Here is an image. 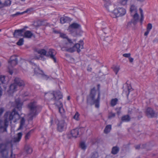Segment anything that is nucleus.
Instances as JSON below:
<instances>
[{"label": "nucleus", "mask_w": 158, "mask_h": 158, "mask_svg": "<svg viewBox=\"0 0 158 158\" xmlns=\"http://www.w3.org/2000/svg\"><path fill=\"white\" fill-rule=\"evenodd\" d=\"M60 36L64 39L63 43V47L61 49L63 51H66L71 53L74 52V49L76 47H80V46L78 44H74L73 42H75L76 40H73L69 39L68 36L64 33H61Z\"/></svg>", "instance_id": "f257e3e1"}, {"label": "nucleus", "mask_w": 158, "mask_h": 158, "mask_svg": "<svg viewBox=\"0 0 158 158\" xmlns=\"http://www.w3.org/2000/svg\"><path fill=\"white\" fill-rule=\"evenodd\" d=\"M100 97V91L99 90L97 93L95 87L92 89L87 96V102L88 103L91 105H95V107L98 108L99 106Z\"/></svg>", "instance_id": "f03ea898"}, {"label": "nucleus", "mask_w": 158, "mask_h": 158, "mask_svg": "<svg viewBox=\"0 0 158 158\" xmlns=\"http://www.w3.org/2000/svg\"><path fill=\"white\" fill-rule=\"evenodd\" d=\"M47 95L51 97V100L54 101V104L56 105L58 108L59 111L60 113H63L64 110L63 108V105L61 102L58 101L62 98L63 96L61 93L60 91L55 92H53L52 93H47Z\"/></svg>", "instance_id": "7ed1b4c3"}, {"label": "nucleus", "mask_w": 158, "mask_h": 158, "mask_svg": "<svg viewBox=\"0 0 158 158\" xmlns=\"http://www.w3.org/2000/svg\"><path fill=\"white\" fill-rule=\"evenodd\" d=\"M28 108L29 110V115L31 116L32 119L41 110V107L37 105V102L35 101H31L27 105Z\"/></svg>", "instance_id": "20e7f679"}, {"label": "nucleus", "mask_w": 158, "mask_h": 158, "mask_svg": "<svg viewBox=\"0 0 158 158\" xmlns=\"http://www.w3.org/2000/svg\"><path fill=\"white\" fill-rule=\"evenodd\" d=\"M126 13L125 10L122 7L118 8L114 10L110 14V16L113 18H116L124 15Z\"/></svg>", "instance_id": "39448f33"}, {"label": "nucleus", "mask_w": 158, "mask_h": 158, "mask_svg": "<svg viewBox=\"0 0 158 158\" xmlns=\"http://www.w3.org/2000/svg\"><path fill=\"white\" fill-rule=\"evenodd\" d=\"M81 128H76L72 130L71 131L67 134V138L70 139L73 137L77 138L79 134V133L81 131Z\"/></svg>", "instance_id": "423d86ee"}, {"label": "nucleus", "mask_w": 158, "mask_h": 158, "mask_svg": "<svg viewBox=\"0 0 158 158\" xmlns=\"http://www.w3.org/2000/svg\"><path fill=\"white\" fill-rule=\"evenodd\" d=\"M67 125L64 120L60 121L57 124V131L60 132L65 131L67 128Z\"/></svg>", "instance_id": "0eeeda50"}, {"label": "nucleus", "mask_w": 158, "mask_h": 158, "mask_svg": "<svg viewBox=\"0 0 158 158\" xmlns=\"http://www.w3.org/2000/svg\"><path fill=\"white\" fill-rule=\"evenodd\" d=\"M7 144L6 143H0V153L3 157H6L8 152L6 150Z\"/></svg>", "instance_id": "6e6552de"}, {"label": "nucleus", "mask_w": 158, "mask_h": 158, "mask_svg": "<svg viewBox=\"0 0 158 158\" xmlns=\"http://www.w3.org/2000/svg\"><path fill=\"white\" fill-rule=\"evenodd\" d=\"M56 53V52L54 49H50L48 52H47V57H49L52 59L54 62L56 63V58L55 56Z\"/></svg>", "instance_id": "1a4fd4ad"}, {"label": "nucleus", "mask_w": 158, "mask_h": 158, "mask_svg": "<svg viewBox=\"0 0 158 158\" xmlns=\"http://www.w3.org/2000/svg\"><path fill=\"white\" fill-rule=\"evenodd\" d=\"M27 27H25L24 28L18 30H15L13 33V36L14 37L18 38L19 37L23 36V33L24 31L25 28Z\"/></svg>", "instance_id": "9d476101"}, {"label": "nucleus", "mask_w": 158, "mask_h": 158, "mask_svg": "<svg viewBox=\"0 0 158 158\" xmlns=\"http://www.w3.org/2000/svg\"><path fill=\"white\" fill-rule=\"evenodd\" d=\"M81 25L76 23H74L71 24L69 27L68 30L70 33H73L74 31V29H77L80 28Z\"/></svg>", "instance_id": "9b49d317"}, {"label": "nucleus", "mask_w": 158, "mask_h": 158, "mask_svg": "<svg viewBox=\"0 0 158 158\" xmlns=\"http://www.w3.org/2000/svg\"><path fill=\"white\" fill-rule=\"evenodd\" d=\"M146 114L148 117L150 118H152L156 116V114L153 110L149 107L147 109Z\"/></svg>", "instance_id": "f8f14e48"}, {"label": "nucleus", "mask_w": 158, "mask_h": 158, "mask_svg": "<svg viewBox=\"0 0 158 158\" xmlns=\"http://www.w3.org/2000/svg\"><path fill=\"white\" fill-rule=\"evenodd\" d=\"M30 63L31 64L35 67L34 68L33 67V68L34 69V73L35 74L39 75L42 74L43 73V71L40 69L39 67L36 64L32 62L31 61Z\"/></svg>", "instance_id": "ddd939ff"}, {"label": "nucleus", "mask_w": 158, "mask_h": 158, "mask_svg": "<svg viewBox=\"0 0 158 158\" xmlns=\"http://www.w3.org/2000/svg\"><path fill=\"white\" fill-rule=\"evenodd\" d=\"M14 82L15 84L17 85V87L18 86H24L25 85L24 81L19 78H15L14 79Z\"/></svg>", "instance_id": "4468645a"}, {"label": "nucleus", "mask_w": 158, "mask_h": 158, "mask_svg": "<svg viewBox=\"0 0 158 158\" xmlns=\"http://www.w3.org/2000/svg\"><path fill=\"white\" fill-rule=\"evenodd\" d=\"M104 6L108 11L110 12V14L113 12V5L111 4L109 2H106L104 4Z\"/></svg>", "instance_id": "2eb2a0df"}, {"label": "nucleus", "mask_w": 158, "mask_h": 158, "mask_svg": "<svg viewBox=\"0 0 158 158\" xmlns=\"http://www.w3.org/2000/svg\"><path fill=\"white\" fill-rule=\"evenodd\" d=\"M133 17V19L131 20L133 21V23L135 25L136 24L139 20V15L137 13L133 14V15H131Z\"/></svg>", "instance_id": "dca6fc26"}, {"label": "nucleus", "mask_w": 158, "mask_h": 158, "mask_svg": "<svg viewBox=\"0 0 158 158\" xmlns=\"http://www.w3.org/2000/svg\"><path fill=\"white\" fill-rule=\"evenodd\" d=\"M71 21V19L68 17H63L60 18V23L62 24H64L66 23H68Z\"/></svg>", "instance_id": "f3484780"}, {"label": "nucleus", "mask_w": 158, "mask_h": 158, "mask_svg": "<svg viewBox=\"0 0 158 158\" xmlns=\"http://www.w3.org/2000/svg\"><path fill=\"white\" fill-rule=\"evenodd\" d=\"M22 132H19L17 134V137L14 138L13 141L14 143H18L19 142L22 138Z\"/></svg>", "instance_id": "a211bd4d"}, {"label": "nucleus", "mask_w": 158, "mask_h": 158, "mask_svg": "<svg viewBox=\"0 0 158 158\" xmlns=\"http://www.w3.org/2000/svg\"><path fill=\"white\" fill-rule=\"evenodd\" d=\"M80 44L79 43H77V44H79L80 46V47H75L74 49V52L76 50H77V52L78 53H79L81 52V50L80 49H83V41L82 40H80Z\"/></svg>", "instance_id": "6ab92c4d"}, {"label": "nucleus", "mask_w": 158, "mask_h": 158, "mask_svg": "<svg viewBox=\"0 0 158 158\" xmlns=\"http://www.w3.org/2000/svg\"><path fill=\"white\" fill-rule=\"evenodd\" d=\"M33 35V34L29 31H27L24 33V37L26 38H30Z\"/></svg>", "instance_id": "aec40b11"}, {"label": "nucleus", "mask_w": 158, "mask_h": 158, "mask_svg": "<svg viewBox=\"0 0 158 158\" xmlns=\"http://www.w3.org/2000/svg\"><path fill=\"white\" fill-rule=\"evenodd\" d=\"M122 122H128L131 120V118L128 115H125L122 117L121 118Z\"/></svg>", "instance_id": "412c9836"}, {"label": "nucleus", "mask_w": 158, "mask_h": 158, "mask_svg": "<svg viewBox=\"0 0 158 158\" xmlns=\"http://www.w3.org/2000/svg\"><path fill=\"white\" fill-rule=\"evenodd\" d=\"M119 151V148L117 146H114L112 148L111 153L113 155L117 154Z\"/></svg>", "instance_id": "4be33fe9"}, {"label": "nucleus", "mask_w": 158, "mask_h": 158, "mask_svg": "<svg viewBox=\"0 0 158 158\" xmlns=\"http://www.w3.org/2000/svg\"><path fill=\"white\" fill-rule=\"evenodd\" d=\"M130 11L131 15H133V14L137 13L136 7L133 5L131 6Z\"/></svg>", "instance_id": "5701e85b"}, {"label": "nucleus", "mask_w": 158, "mask_h": 158, "mask_svg": "<svg viewBox=\"0 0 158 158\" xmlns=\"http://www.w3.org/2000/svg\"><path fill=\"white\" fill-rule=\"evenodd\" d=\"M17 86L14 82V84H11L10 86L9 89L10 91H12V92H14L17 89Z\"/></svg>", "instance_id": "b1692460"}, {"label": "nucleus", "mask_w": 158, "mask_h": 158, "mask_svg": "<svg viewBox=\"0 0 158 158\" xmlns=\"http://www.w3.org/2000/svg\"><path fill=\"white\" fill-rule=\"evenodd\" d=\"M111 128V126L110 125H107L104 130V133L106 134H107L109 133Z\"/></svg>", "instance_id": "393cba45"}, {"label": "nucleus", "mask_w": 158, "mask_h": 158, "mask_svg": "<svg viewBox=\"0 0 158 158\" xmlns=\"http://www.w3.org/2000/svg\"><path fill=\"white\" fill-rule=\"evenodd\" d=\"M25 123V120L23 117L21 118L20 122V126L18 129V130L21 129L24 124Z\"/></svg>", "instance_id": "a878e982"}, {"label": "nucleus", "mask_w": 158, "mask_h": 158, "mask_svg": "<svg viewBox=\"0 0 158 158\" xmlns=\"http://www.w3.org/2000/svg\"><path fill=\"white\" fill-rule=\"evenodd\" d=\"M38 52L41 55L45 56H47V51L44 49H41L38 51Z\"/></svg>", "instance_id": "bb28decb"}, {"label": "nucleus", "mask_w": 158, "mask_h": 158, "mask_svg": "<svg viewBox=\"0 0 158 158\" xmlns=\"http://www.w3.org/2000/svg\"><path fill=\"white\" fill-rule=\"evenodd\" d=\"M6 80L5 79V76L1 75L0 76V85L6 83Z\"/></svg>", "instance_id": "cd10ccee"}, {"label": "nucleus", "mask_w": 158, "mask_h": 158, "mask_svg": "<svg viewBox=\"0 0 158 158\" xmlns=\"http://www.w3.org/2000/svg\"><path fill=\"white\" fill-rule=\"evenodd\" d=\"M118 99L117 98L112 99L111 101L110 105L112 106H115L117 103Z\"/></svg>", "instance_id": "c85d7f7f"}, {"label": "nucleus", "mask_w": 158, "mask_h": 158, "mask_svg": "<svg viewBox=\"0 0 158 158\" xmlns=\"http://www.w3.org/2000/svg\"><path fill=\"white\" fill-rule=\"evenodd\" d=\"M25 149L27 152L28 154L31 153L32 152V148L29 146H25Z\"/></svg>", "instance_id": "c756f323"}, {"label": "nucleus", "mask_w": 158, "mask_h": 158, "mask_svg": "<svg viewBox=\"0 0 158 158\" xmlns=\"http://www.w3.org/2000/svg\"><path fill=\"white\" fill-rule=\"evenodd\" d=\"M11 4V1L10 0H7L5 1L3 3V7L4 6H10Z\"/></svg>", "instance_id": "7c9ffc66"}, {"label": "nucleus", "mask_w": 158, "mask_h": 158, "mask_svg": "<svg viewBox=\"0 0 158 158\" xmlns=\"http://www.w3.org/2000/svg\"><path fill=\"white\" fill-rule=\"evenodd\" d=\"M113 69L115 74H117L120 69V67L119 66H115L113 67Z\"/></svg>", "instance_id": "2f4dec72"}, {"label": "nucleus", "mask_w": 158, "mask_h": 158, "mask_svg": "<svg viewBox=\"0 0 158 158\" xmlns=\"http://www.w3.org/2000/svg\"><path fill=\"white\" fill-rule=\"evenodd\" d=\"M139 10L140 12V14L141 15V18L140 20V21L141 24L142 23V22L143 20V11L142 9L141 8H139Z\"/></svg>", "instance_id": "473e14b6"}, {"label": "nucleus", "mask_w": 158, "mask_h": 158, "mask_svg": "<svg viewBox=\"0 0 158 158\" xmlns=\"http://www.w3.org/2000/svg\"><path fill=\"white\" fill-rule=\"evenodd\" d=\"M27 12V10H26L24 12H17L15 14L12 15V16L14 17L18 15H22L25 13Z\"/></svg>", "instance_id": "72a5a7b5"}, {"label": "nucleus", "mask_w": 158, "mask_h": 158, "mask_svg": "<svg viewBox=\"0 0 158 158\" xmlns=\"http://www.w3.org/2000/svg\"><path fill=\"white\" fill-rule=\"evenodd\" d=\"M80 114L78 112H76L73 117V118L75 120L78 121L79 120V116Z\"/></svg>", "instance_id": "f704fd0d"}, {"label": "nucleus", "mask_w": 158, "mask_h": 158, "mask_svg": "<svg viewBox=\"0 0 158 158\" xmlns=\"http://www.w3.org/2000/svg\"><path fill=\"white\" fill-rule=\"evenodd\" d=\"M24 40L23 38L20 39L17 43V44L19 46H21L23 44Z\"/></svg>", "instance_id": "c9c22d12"}, {"label": "nucleus", "mask_w": 158, "mask_h": 158, "mask_svg": "<svg viewBox=\"0 0 158 158\" xmlns=\"http://www.w3.org/2000/svg\"><path fill=\"white\" fill-rule=\"evenodd\" d=\"M18 61V60H15L11 61H9V63L11 64L12 66H14L17 64Z\"/></svg>", "instance_id": "e433bc0d"}, {"label": "nucleus", "mask_w": 158, "mask_h": 158, "mask_svg": "<svg viewBox=\"0 0 158 158\" xmlns=\"http://www.w3.org/2000/svg\"><path fill=\"white\" fill-rule=\"evenodd\" d=\"M98 153L96 152L93 153L91 158H98Z\"/></svg>", "instance_id": "4c0bfd02"}, {"label": "nucleus", "mask_w": 158, "mask_h": 158, "mask_svg": "<svg viewBox=\"0 0 158 158\" xmlns=\"http://www.w3.org/2000/svg\"><path fill=\"white\" fill-rule=\"evenodd\" d=\"M80 147L82 149L84 150H85L86 148V146L83 142H82L80 143Z\"/></svg>", "instance_id": "58836bf2"}, {"label": "nucleus", "mask_w": 158, "mask_h": 158, "mask_svg": "<svg viewBox=\"0 0 158 158\" xmlns=\"http://www.w3.org/2000/svg\"><path fill=\"white\" fill-rule=\"evenodd\" d=\"M32 131V130L30 131L29 132H28L26 135L25 136V140H27L28 139L30 136L31 134V132Z\"/></svg>", "instance_id": "ea45409f"}, {"label": "nucleus", "mask_w": 158, "mask_h": 158, "mask_svg": "<svg viewBox=\"0 0 158 158\" xmlns=\"http://www.w3.org/2000/svg\"><path fill=\"white\" fill-rule=\"evenodd\" d=\"M115 113H110L108 115V118L110 119L114 117L115 116Z\"/></svg>", "instance_id": "a19ab883"}, {"label": "nucleus", "mask_w": 158, "mask_h": 158, "mask_svg": "<svg viewBox=\"0 0 158 158\" xmlns=\"http://www.w3.org/2000/svg\"><path fill=\"white\" fill-rule=\"evenodd\" d=\"M17 58L14 55L11 56L9 61H11L14 60H17Z\"/></svg>", "instance_id": "79ce46f5"}, {"label": "nucleus", "mask_w": 158, "mask_h": 158, "mask_svg": "<svg viewBox=\"0 0 158 158\" xmlns=\"http://www.w3.org/2000/svg\"><path fill=\"white\" fill-rule=\"evenodd\" d=\"M152 26L151 23H148L147 27V30L150 31L152 29Z\"/></svg>", "instance_id": "37998d69"}, {"label": "nucleus", "mask_w": 158, "mask_h": 158, "mask_svg": "<svg viewBox=\"0 0 158 158\" xmlns=\"http://www.w3.org/2000/svg\"><path fill=\"white\" fill-rule=\"evenodd\" d=\"M127 1L128 0H121L120 3L123 5H124L127 4Z\"/></svg>", "instance_id": "c03bdc74"}, {"label": "nucleus", "mask_w": 158, "mask_h": 158, "mask_svg": "<svg viewBox=\"0 0 158 158\" xmlns=\"http://www.w3.org/2000/svg\"><path fill=\"white\" fill-rule=\"evenodd\" d=\"M131 54L130 53H125L123 54V56L129 58L131 56Z\"/></svg>", "instance_id": "a18cd8bd"}, {"label": "nucleus", "mask_w": 158, "mask_h": 158, "mask_svg": "<svg viewBox=\"0 0 158 158\" xmlns=\"http://www.w3.org/2000/svg\"><path fill=\"white\" fill-rule=\"evenodd\" d=\"M153 43H157L158 44V37L155 38L152 41Z\"/></svg>", "instance_id": "49530a36"}, {"label": "nucleus", "mask_w": 158, "mask_h": 158, "mask_svg": "<svg viewBox=\"0 0 158 158\" xmlns=\"http://www.w3.org/2000/svg\"><path fill=\"white\" fill-rule=\"evenodd\" d=\"M4 111V109L3 108H0V116L2 114Z\"/></svg>", "instance_id": "de8ad7c7"}, {"label": "nucleus", "mask_w": 158, "mask_h": 158, "mask_svg": "<svg viewBox=\"0 0 158 158\" xmlns=\"http://www.w3.org/2000/svg\"><path fill=\"white\" fill-rule=\"evenodd\" d=\"M3 123H4L3 121L0 119V127H1V128H2V126H3Z\"/></svg>", "instance_id": "09e8293b"}, {"label": "nucleus", "mask_w": 158, "mask_h": 158, "mask_svg": "<svg viewBox=\"0 0 158 158\" xmlns=\"http://www.w3.org/2000/svg\"><path fill=\"white\" fill-rule=\"evenodd\" d=\"M129 60L130 62L131 63L133 62L134 60V59L130 56L129 58Z\"/></svg>", "instance_id": "8fccbe9b"}, {"label": "nucleus", "mask_w": 158, "mask_h": 158, "mask_svg": "<svg viewBox=\"0 0 158 158\" xmlns=\"http://www.w3.org/2000/svg\"><path fill=\"white\" fill-rule=\"evenodd\" d=\"M133 23V21L131 20L130 22H129L127 24V27H130L131 23Z\"/></svg>", "instance_id": "3c124183"}, {"label": "nucleus", "mask_w": 158, "mask_h": 158, "mask_svg": "<svg viewBox=\"0 0 158 158\" xmlns=\"http://www.w3.org/2000/svg\"><path fill=\"white\" fill-rule=\"evenodd\" d=\"M29 93L28 92H27L24 93V94L23 95V97H26L27 96H28L29 95Z\"/></svg>", "instance_id": "603ef678"}, {"label": "nucleus", "mask_w": 158, "mask_h": 158, "mask_svg": "<svg viewBox=\"0 0 158 158\" xmlns=\"http://www.w3.org/2000/svg\"><path fill=\"white\" fill-rule=\"evenodd\" d=\"M131 88V86H128V94H127V97H128V96L130 93V90Z\"/></svg>", "instance_id": "864d4df0"}, {"label": "nucleus", "mask_w": 158, "mask_h": 158, "mask_svg": "<svg viewBox=\"0 0 158 158\" xmlns=\"http://www.w3.org/2000/svg\"><path fill=\"white\" fill-rule=\"evenodd\" d=\"M2 89L1 87L0 86V98L2 96Z\"/></svg>", "instance_id": "5fc2aeb1"}, {"label": "nucleus", "mask_w": 158, "mask_h": 158, "mask_svg": "<svg viewBox=\"0 0 158 158\" xmlns=\"http://www.w3.org/2000/svg\"><path fill=\"white\" fill-rule=\"evenodd\" d=\"M135 148L136 149H139L140 147V145H135Z\"/></svg>", "instance_id": "6e6d98bb"}, {"label": "nucleus", "mask_w": 158, "mask_h": 158, "mask_svg": "<svg viewBox=\"0 0 158 158\" xmlns=\"http://www.w3.org/2000/svg\"><path fill=\"white\" fill-rule=\"evenodd\" d=\"M150 31L147 30V31L144 33V35L145 36H147L149 34Z\"/></svg>", "instance_id": "4d7b16f0"}, {"label": "nucleus", "mask_w": 158, "mask_h": 158, "mask_svg": "<svg viewBox=\"0 0 158 158\" xmlns=\"http://www.w3.org/2000/svg\"><path fill=\"white\" fill-rule=\"evenodd\" d=\"M92 70V68L89 66L88 67L87 70L88 71H91Z\"/></svg>", "instance_id": "13d9d810"}, {"label": "nucleus", "mask_w": 158, "mask_h": 158, "mask_svg": "<svg viewBox=\"0 0 158 158\" xmlns=\"http://www.w3.org/2000/svg\"><path fill=\"white\" fill-rule=\"evenodd\" d=\"M3 7V4L0 1V8H2Z\"/></svg>", "instance_id": "bf43d9fd"}, {"label": "nucleus", "mask_w": 158, "mask_h": 158, "mask_svg": "<svg viewBox=\"0 0 158 158\" xmlns=\"http://www.w3.org/2000/svg\"><path fill=\"white\" fill-rule=\"evenodd\" d=\"M98 91L99 90L100 91V89H99L100 85H98Z\"/></svg>", "instance_id": "052dcab7"}, {"label": "nucleus", "mask_w": 158, "mask_h": 158, "mask_svg": "<svg viewBox=\"0 0 158 158\" xmlns=\"http://www.w3.org/2000/svg\"><path fill=\"white\" fill-rule=\"evenodd\" d=\"M9 73L11 75H12L13 73V72L12 71H10Z\"/></svg>", "instance_id": "680f3d73"}, {"label": "nucleus", "mask_w": 158, "mask_h": 158, "mask_svg": "<svg viewBox=\"0 0 158 158\" xmlns=\"http://www.w3.org/2000/svg\"><path fill=\"white\" fill-rule=\"evenodd\" d=\"M70 99V97L69 96H68L67 97V100H69Z\"/></svg>", "instance_id": "e2e57ef3"}, {"label": "nucleus", "mask_w": 158, "mask_h": 158, "mask_svg": "<svg viewBox=\"0 0 158 158\" xmlns=\"http://www.w3.org/2000/svg\"><path fill=\"white\" fill-rule=\"evenodd\" d=\"M12 152H11V156H12Z\"/></svg>", "instance_id": "0e129e2a"}, {"label": "nucleus", "mask_w": 158, "mask_h": 158, "mask_svg": "<svg viewBox=\"0 0 158 158\" xmlns=\"http://www.w3.org/2000/svg\"><path fill=\"white\" fill-rule=\"evenodd\" d=\"M45 60V58H43V60Z\"/></svg>", "instance_id": "69168bd1"}, {"label": "nucleus", "mask_w": 158, "mask_h": 158, "mask_svg": "<svg viewBox=\"0 0 158 158\" xmlns=\"http://www.w3.org/2000/svg\"><path fill=\"white\" fill-rule=\"evenodd\" d=\"M21 1H25V0H21Z\"/></svg>", "instance_id": "338daca9"}, {"label": "nucleus", "mask_w": 158, "mask_h": 158, "mask_svg": "<svg viewBox=\"0 0 158 158\" xmlns=\"http://www.w3.org/2000/svg\"><path fill=\"white\" fill-rule=\"evenodd\" d=\"M52 121H52V120H51V123H52Z\"/></svg>", "instance_id": "774afa93"}]
</instances>
